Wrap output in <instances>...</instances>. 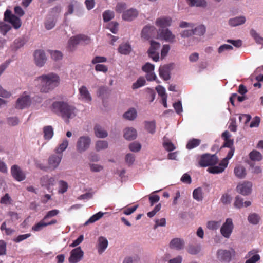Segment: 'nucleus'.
<instances>
[{
  "mask_svg": "<svg viewBox=\"0 0 263 263\" xmlns=\"http://www.w3.org/2000/svg\"><path fill=\"white\" fill-rule=\"evenodd\" d=\"M260 259V256L258 254H255L251 258L247 259L245 263H256Z\"/></svg>",
  "mask_w": 263,
  "mask_h": 263,
  "instance_id": "obj_64",
  "label": "nucleus"
},
{
  "mask_svg": "<svg viewBox=\"0 0 263 263\" xmlns=\"http://www.w3.org/2000/svg\"><path fill=\"white\" fill-rule=\"evenodd\" d=\"M250 34L251 36L255 40L256 42L258 44H262L263 37L260 36L259 34L253 29H251Z\"/></svg>",
  "mask_w": 263,
  "mask_h": 263,
  "instance_id": "obj_45",
  "label": "nucleus"
},
{
  "mask_svg": "<svg viewBox=\"0 0 263 263\" xmlns=\"http://www.w3.org/2000/svg\"><path fill=\"white\" fill-rule=\"evenodd\" d=\"M145 128L150 134H153L156 130V122L155 120L152 121H145Z\"/></svg>",
  "mask_w": 263,
  "mask_h": 263,
  "instance_id": "obj_29",
  "label": "nucleus"
},
{
  "mask_svg": "<svg viewBox=\"0 0 263 263\" xmlns=\"http://www.w3.org/2000/svg\"><path fill=\"white\" fill-rule=\"evenodd\" d=\"M43 220H44L43 219L35 224L34 226H33L32 228V230L34 231H39L41 230L44 227H46V222H44Z\"/></svg>",
  "mask_w": 263,
  "mask_h": 263,
  "instance_id": "obj_52",
  "label": "nucleus"
},
{
  "mask_svg": "<svg viewBox=\"0 0 263 263\" xmlns=\"http://www.w3.org/2000/svg\"><path fill=\"white\" fill-rule=\"evenodd\" d=\"M252 183L250 181H244L242 183L238 184L236 189L237 193L243 195L248 196L252 192Z\"/></svg>",
  "mask_w": 263,
  "mask_h": 263,
  "instance_id": "obj_10",
  "label": "nucleus"
},
{
  "mask_svg": "<svg viewBox=\"0 0 263 263\" xmlns=\"http://www.w3.org/2000/svg\"><path fill=\"white\" fill-rule=\"evenodd\" d=\"M94 133L99 138H105L108 136L107 132L99 124H96L94 126Z\"/></svg>",
  "mask_w": 263,
  "mask_h": 263,
  "instance_id": "obj_22",
  "label": "nucleus"
},
{
  "mask_svg": "<svg viewBox=\"0 0 263 263\" xmlns=\"http://www.w3.org/2000/svg\"><path fill=\"white\" fill-rule=\"evenodd\" d=\"M91 138L89 136H81L77 142V151L80 153L86 151L89 148Z\"/></svg>",
  "mask_w": 263,
  "mask_h": 263,
  "instance_id": "obj_4",
  "label": "nucleus"
},
{
  "mask_svg": "<svg viewBox=\"0 0 263 263\" xmlns=\"http://www.w3.org/2000/svg\"><path fill=\"white\" fill-rule=\"evenodd\" d=\"M132 50L130 45L128 43L121 44L118 48V51L121 54L127 55L129 54Z\"/></svg>",
  "mask_w": 263,
  "mask_h": 263,
  "instance_id": "obj_31",
  "label": "nucleus"
},
{
  "mask_svg": "<svg viewBox=\"0 0 263 263\" xmlns=\"http://www.w3.org/2000/svg\"><path fill=\"white\" fill-rule=\"evenodd\" d=\"M110 92L111 90L107 86H102L98 88L97 95L102 100L103 102L105 99L108 98Z\"/></svg>",
  "mask_w": 263,
  "mask_h": 263,
  "instance_id": "obj_15",
  "label": "nucleus"
},
{
  "mask_svg": "<svg viewBox=\"0 0 263 263\" xmlns=\"http://www.w3.org/2000/svg\"><path fill=\"white\" fill-rule=\"evenodd\" d=\"M12 27H13L12 25L4 21V20L0 21V32L3 35H5L11 29Z\"/></svg>",
  "mask_w": 263,
  "mask_h": 263,
  "instance_id": "obj_28",
  "label": "nucleus"
},
{
  "mask_svg": "<svg viewBox=\"0 0 263 263\" xmlns=\"http://www.w3.org/2000/svg\"><path fill=\"white\" fill-rule=\"evenodd\" d=\"M33 57L36 66L41 67L44 65L47 61V57L44 50L38 49L34 51Z\"/></svg>",
  "mask_w": 263,
  "mask_h": 263,
  "instance_id": "obj_9",
  "label": "nucleus"
},
{
  "mask_svg": "<svg viewBox=\"0 0 263 263\" xmlns=\"http://www.w3.org/2000/svg\"><path fill=\"white\" fill-rule=\"evenodd\" d=\"M156 90L157 91L158 95L161 96L162 98L167 96V94L165 92V89L164 87L161 85H158L156 88Z\"/></svg>",
  "mask_w": 263,
  "mask_h": 263,
  "instance_id": "obj_62",
  "label": "nucleus"
},
{
  "mask_svg": "<svg viewBox=\"0 0 263 263\" xmlns=\"http://www.w3.org/2000/svg\"><path fill=\"white\" fill-rule=\"evenodd\" d=\"M251 119V116L248 114L241 115L239 117L240 122H243L245 124H247Z\"/></svg>",
  "mask_w": 263,
  "mask_h": 263,
  "instance_id": "obj_60",
  "label": "nucleus"
},
{
  "mask_svg": "<svg viewBox=\"0 0 263 263\" xmlns=\"http://www.w3.org/2000/svg\"><path fill=\"white\" fill-rule=\"evenodd\" d=\"M53 109L58 116L64 120L66 124L69 123L70 119L76 116V108L64 101H55L52 104Z\"/></svg>",
  "mask_w": 263,
  "mask_h": 263,
  "instance_id": "obj_1",
  "label": "nucleus"
},
{
  "mask_svg": "<svg viewBox=\"0 0 263 263\" xmlns=\"http://www.w3.org/2000/svg\"><path fill=\"white\" fill-rule=\"evenodd\" d=\"M243 199L240 198L239 196H236L234 206L236 208L240 209L243 206Z\"/></svg>",
  "mask_w": 263,
  "mask_h": 263,
  "instance_id": "obj_58",
  "label": "nucleus"
},
{
  "mask_svg": "<svg viewBox=\"0 0 263 263\" xmlns=\"http://www.w3.org/2000/svg\"><path fill=\"white\" fill-rule=\"evenodd\" d=\"M37 79L41 80V92L45 93L53 90L60 83L59 77L53 73L43 74L39 77Z\"/></svg>",
  "mask_w": 263,
  "mask_h": 263,
  "instance_id": "obj_2",
  "label": "nucleus"
},
{
  "mask_svg": "<svg viewBox=\"0 0 263 263\" xmlns=\"http://www.w3.org/2000/svg\"><path fill=\"white\" fill-rule=\"evenodd\" d=\"M201 140L197 139H193L192 140H190L187 145L186 148L189 149H192L197 146H198L200 143Z\"/></svg>",
  "mask_w": 263,
  "mask_h": 263,
  "instance_id": "obj_44",
  "label": "nucleus"
},
{
  "mask_svg": "<svg viewBox=\"0 0 263 263\" xmlns=\"http://www.w3.org/2000/svg\"><path fill=\"white\" fill-rule=\"evenodd\" d=\"M207 228L209 230H216L219 226V222L215 221H209L207 222Z\"/></svg>",
  "mask_w": 263,
  "mask_h": 263,
  "instance_id": "obj_54",
  "label": "nucleus"
},
{
  "mask_svg": "<svg viewBox=\"0 0 263 263\" xmlns=\"http://www.w3.org/2000/svg\"><path fill=\"white\" fill-rule=\"evenodd\" d=\"M55 25V22L53 18H50L45 22V26L46 29L50 30L53 28Z\"/></svg>",
  "mask_w": 263,
  "mask_h": 263,
  "instance_id": "obj_55",
  "label": "nucleus"
},
{
  "mask_svg": "<svg viewBox=\"0 0 263 263\" xmlns=\"http://www.w3.org/2000/svg\"><path fill=\"white\" fill-rule=\"evenodd\" d=\"M79 91L81 96L83 97L84 98H85L86 100L88 101H90L91 100V97L90 96V95L85 86H82L80 88Z\"/></svg>",
  "mask_w": 263,
  "mask_h": 263,
  "instance_id": "obj_37",
  "label": "nucleus"
},
{
  "mask_svg": "<svg viewBox=\"0 0 263 263\" xmlns=\"http://www.w3.org/2000/svg\"><path fill=\"white\" fill-rule=\"evenodd\" d=\"M260 220V217L257 213H254L249 215L248 220L249 222L254 225L257 224Z\"/></svg>",
  "mask_w": 263,
  "mask_h": 263,
  "instance_id": "obj_34",
  "label": "nucleus"
},
{
  "mask_svg": "<svg viewBox=\"0 0 263 263\" xmlns=\"http://www.w3.org/2000/svg\"><path fill=\"white\" fill-rule=\"evenodd\" d=\"M60 185V190H59V192L62 194L66 192L68 189V184L66 182L63 180H60L59 181Z\"/></svg>",
  "mask_w": 263,
  "mask_h": 263,
  "instance_id": "obj_63",
  "label": "nucleus"
},
{
  "mask_svg": "<svg viewBox=\"0 0 263 263\" xmlns=\"http://www.w3.org/2000/svg\"><path fill=\"white\" fill-rule=\"evenodd\" d=\"M108 242L106 238L100 236L98 239V253L102 254L108 246Z\"/></svg>",
  "mask_w": 263,
  "mask_h": 263,
  "instance_id": "obj_21",
  "label": "nucleus"
},
{
  "mask_svg": "<svg viewBox=\"0 0 263 263\" xmlns=\"http://www.w3.org/2000/svg\"><path fill=\"white\" fill-rule=\"evenodd\" d=\"M138 11L135 9H130L123 12L122 14L123 20L126 21H132L138 15Z\"/></svg>",
  "mask_w": 263,
  "mask_h": 263,
  "instance_id": "obj_18",
  "label": "nucleus"
},
{
  "mask_svg": "<svg viewBox=\"0 0 263 263\" xmlns=\"http://www.w3.org/2000/svg\"><path fill=\"white\" fill-rule=\"evenodd\" d=\"M137 111L134 108H130L123 115L124 119L128 120H134L137 117Z\"/></svg>",
  "mask_w": 263,
  "mask_h": 263,
  "instance_id": "obj_26",
  "label": "nucleus"
},
{
  "mask_svg": "<svg viewBox=\"0 0 263 263\" xmlns=\"http://www.w3.org/2000/svg\"><path fill=\"white\" fill-rule=\"evenodd\" d=\"M50 52L52 59L55 61L61 60L62 58V54L59 51H50Z\"/></svg>",
  "mask_w": 263,
  "mask_h": 263,
  "instance_id": "obj_56",
  "label": "nucleus"
},
{
  "mask_svg": "<svg viewBox=\"0 0 263 263\" xmlns=\"http://www.w3.org/2000/svg\"><path fill=\"white\" fill-rule=\"evenodd\" d=\"M83 251L78 247L71 251L68 261L70 263H78L83 258Z\"/></svg>",
  "mask_w": 263,
  "mask_h": 263,
  "instance_id": "obj_6",
  "label": "nucleus"
},
{
  "mask_svg": "<svg viewBox=\"0 0 263 263\" xmlns=\"http://www.w3.org/2000/svg\"><path fill=\"white\" fill-rule=\"evenodd\" d=\"M108 142L106 141L99 140L96 143V149L97 151H100L102 149H106L108 147Z\"/></svg>",
  "mask_w": 263,
  "mask_h": 263,
  "instance_id": "obj_43",
  "label": "nucleus"
},
{
  "mask_svg": "<svg viewBox=\"0 0 263 263\" xmlns=\"http://www.w3.org/2000/svg\"><path fill=\"white\" fill-rule=\"evenodd\" d=\"M62 156L63 154L51 155L48 159L49 164L54 168H57L61 161Z\"/></svg>",
  "mask_w": 263,
  "mask_h": 263,
  "instance_id": "obj_20",
  "label": "nucleus"
},
{
  "mask_svg": "<svg viewBox=\"0 0 263 263\" xmlns=\"http://www.w3.org/2000/svg\"><path fill=\"white\" fill-rule=\"evenodd\" d=\"M234 172L236 176L239 179L244 178L246 175L245 168L241 165L236 166Z\"/></svg>",
  "mask_w": 263,
  "mask_h": 263,
  "instance_id": "obj_27",
  "label": "nucleus"
},
{
  "mask_svg": "<svg viewBox=\"0 0 263 263\" xmlns=\"http://www.w3.org/2000/svg\"><path fill=\"white\" fill-rule=\"evenodd\" d=\"M224 164L221 161L218 166L212 165L210 166L207 170V171L211 174H218L222 173L224 171L225 168L227 166H224Z\"/></svg>",
  "mask_w": 263,
  "mask_h": 263,
  "instance_id": "obj_23",
  "label": "nucleus"
},
{
  "mask_svg": "<svg viewBox=\"0 0 263 263\" xmlns=\"http://www.w3.org/2000/svg\"><path fill=\"white\" fill-rule=\"evenodd\" d=\"M103 18L104 22H108L114 17V13L110 10H106L103 13Z\"/></svg>",
  "mask_w": 263,
  "mask_h": 263,
  "instance_id": "obj_41",
  "label": "nucleus"
},
{
  "mask_svg": "<svg viewBox=\"0 0 263 263\" xmlns=\"http://www.w3.org/2000/svg\"><path fill=\"white\" fill-rule=\"evenodd\" d=\"M3 20L16 29V15L13 14L10 9H7L4 12Z\"/></svg>",
  "mask_w": 263,
  "mask_h": 263,
  "instance_id": "obj_13",
  "label": "nucleus"
},
{
  "mask_svg": "<svg viewBox=\"0 0 263 263\" xmlns=\"http://www.w3.org/2000/svg\"><path fill=\"white\" fill-rule=\"evenodd\" d=\"M193 198L197 201H201L203 199L202 190L201 187L195 189L193 193Z\"/></svg>",
  "mask_w": 263,
  "mask_h": 263,
  "instance_id": "obj_38",
  "label": "nucleus"
},
{
  "mask_svg": "<svg viewBox=\"0 0 263 263\" xmlns=\"http://www.w3.org/2000/svg\"><path fill=\"white\" fill-rule=\"evenodd\" d=\"M118 26L119 24L117 22H111L107 25V28L109 29L112 33L116 34L118 31Z\"/></svg>",
  "mask_w": 263,
  "mask_h": 263,
  "instance_id": "obj_49",
  "label": "nucleus"
},
{
  "mask_svg": "<svg viewBox=\"0 0 263 263\" xmlns=\"http://www.w3.org/2000/svg\"><path fill=\"white\" fill-rule=\"evenodd\" d=\"M201 250V246L200 245H193L190 244L188 245L187 252L192 255H196L200 252Z\"/></svg>",
  "mask_w": 263,
  "mask_h": 263,
  "instance_id": "obj_35",
  "label": "nucleus"
},
{
  "mask_svg": "<svg viewBox=\"0 0 263 263\" xmlns=\"http://www.w3.org/2000/svg\"><path fill=\"white\" fill-rule=\"evenodd\" d=\"M55 179L53 177L49 178L48 176H45L41 179V184L42 186H44L48 191H51V186L54 184Z\"/></svg>",
  "mask_w": 263,
  "mask_h": 263,
  "instance_id": "obj_17",
  "label": "nucleus"
},
{
  "mask_svg": "<svg viewBox=\"0 0 263 263\" xmlns=\"http://www.w3.org/2000/svg\"><path fill=\"white\" fill-rule=\"evenodd\" d=\"M126 9V4L125 3H118L116 7V11L118 13L123 12L124 10Z\"/></svg>",
  "mask_w": 263,
  "mask_h": 263,
  "instance_id": "obj_61",
  "label": "nucleus"
},
{
  "mask_svg": "<svg viewBox=\"0 0 263 263\" xmlns=\"http://www.w3.org/2000/svg\"><path fill=\"white\" fill-rule=\"evenodd\" d=\"M235 151V148H231L228 152L226 158L223 159L221 161L224 164V166H227L228 164V161L233 157Z\"/></svg>",
  "mask_w": 263,
  "mask_h": 263,
  "instance_id": "obj_47",
  "label": "nucleus"
},
{
  "mask_svg": "<svg viewBox=\"0 0 263 263\" xmlns=\"http://www.w3.org/2000/svg\"><path fill=\"white\" fill-rule=\"evenodd\" d=\"M174 63L160 66L159 69L160 77L165 81L170 80L171 79V71L174 69Z\"/></svg>",
  "mask_w": 263,
  "mask_h": 263,
  "instance_id": "obj_5",
  "label": "nucleus"
},
{
  "mask_svg": "<svg viewBox=\"0 0 263 263\" xmlns=\"http://www.w3.org/2000/svg\"><path fill=\"white\" fill-rule=\"evenodd\" d=\"M146 81L145 79L142 77H140L136 81V82L133 84L132 88L133 89H138V88L144 85Z\"/></svg>",
  "mask_w": 263,
  "mask_h": 263,
  "instance_id": "obj_46",
  "label": "nucleus"
},
{
  "mask_svg": "<svg viewBox=\"0 0 263 263\" xmlns=\"http://www.w3.org/2000/svg\"><path fill=\"white\" fill-rule=\"evenodd\" d=\"M31 103V100L29 95H25L17 99V108L23 109L28 107Z\"/></svg>",
  "mask_w": 263,
  "mask_h": 263,
  "instance_id": "obj_14",
  "label": "nucleus"
},
{
  "mask_svg": "<svg viewBox=\"0 0 263 263\" xmlns=\"http://www.w3.org/2000/svg\"><path fill=\"white\" fill-rule=\"evenodd\" d=\"M246 22V18L243 16H239L229 20V24L233 27H235L244 24Z\"/></svg>",
  "mask_w": 263,
  "mask_h": 263,
  "instance_id": "obj_24",
  "label": "nucleus"
},
{
  "mask_svg": "<svg viewBox=\"0 0 263 263\" xmlns=\"http://www.w3.org/2000/svg\"><path fill=\"white\" fill-rule=\"evenodd\" d=\"M154 65L149 62H147L142 67V69L143 71L148 73L152 72L154 70Z\"/></svg>",
  "mask_w": 263,
  "mask_h": 263,
  "instance_id": "obj_53",
  "label": "nucleus"
},
{
  "mask_svg": "<svg viewBox=\"0 0 263 263\" xmlns=\"http://www.w3.org/2000/svg\"><path fill=\"white\" fill-rule=\"evenodd\" d=\"M232 199V198L230 195L227 193H225L222 195L220 200L223 204L226 205L230 204Z\"/></svg>",
  "mask_w": 263,
  "mask_h": 263,
  "instance_id": "obj_51",
  "label": "nucleus"
},
{
  "mask_svg": "<svg viewBox=\"0 0 263 263\" xmlns=\"http://www.w3.org/2000/svg\"><path fill=\"white\" fill-rule=\"evenodd\" d=\"M125 161L128 166H131L135 161V155L131 153L126 154L125 157Z\"/></svg>",
  "mask_w": 263,
  "mask_h": 263,
  "instance_id": "obj_50",
  "label": "nucleus"
},
{
  "mask_svg": "<svg viewBox=\"0 0 263 263\" xmlns=\"http://www.w3.org/2000/svg\"><path fill=\"white\" fill-rule=\"evenodd\" d=\"M129 149L133 152H138L141 148V145L138 142H132L129 145Z\"/></svg>",
  "mask_w": 263,
  "mask_h": 263,
  "instance_id": "obj_48",
  "label": "nucleus"
},
{
  "mask_svg": "<svg viewBox=\"0 0 263 263\" xmlns=\"http://www.w3.org/2000/svg\"><path fill=\"white\" fill-rule=\"evenodd\" d=\"M160 47V44L159 42L151 40L150 41V47L148 49L147 53L148 57H151V54H154L156 50Z\"/></svg>",
  "mask_w": 263,
  "mask_h": 263,
  "instance_id": "obj_25",
  "label": "nucleus"
},
{
  "mask_svg": "<svg viewBox=\"0 0 263 263\" xmlns=\"http://www.w3.org/2000/svg\"><path fill=\"white\" fill-rule=\"evenodd\" d=\"M155 27L152 26L146 25L142 30L141 31V37L146 39L148 40L150 37V32L153 31Z\"/></svg>",
  "mask_w": 263,
  "mask_h": 263,
  "instance_id": "obj_30",
  "label": "nucleus"
},
{
  "mask_svg": "<svg viewBox=\"0 0 263 263\" xmlns=\"http://www.w3.org/2000/svg\"><path fill=\"white\" fill-rule=\"evenodd\" d=\"M216 255L218 259L222 262H229L231 260L232 253L230 250L219 249Z\"/></svg>",
  "mask_w": 263,
  "mask_h": 263,
  "instance_id": "obj_11",
  "label": "nucleus"
},
{
  "mask_svg": "<svg viewBox=\"0 0 263 263\" xmlns=\"http://www.w3.org/2000/svg\"><path fill=\"white\" fill-rule=\"evenodd\" d=\"M250 158L253 161H260L262 159L261 153L256 150L252 151L249 154Z\"/></svg>",
  "mask_w": 263,
  "mask_h": 263,
  "instance_id": "obj_39",
  "label": "nucleus"
},
{
  "mask_svg": "<svg viewBox=\"0 0 263 263\" xmlns=\"http://www.w3.org/2000/svg\"><path fill=\"white\" fill-rule=\"evenodd\" d=\"M80 43L81 41L79 35L71 37L68 41L69 49L70 50H73L74 49V46Z\"/></svg>",
  "mask_w": 263,
  "mask_h": 263,
  "instance_id": "obj_33",
  "label": "nucleus"
},
{
  "mask_svg": "<svg viewBox=\"0 0 263 263\" xmlns=\"http://www.w3.org/2000/svg\"><path fill=\"white\" fill-rule=\"evenodd\" d=\"M68 145V141L67 139H64L62 143H61L59 147L56 149V152L58 154H62V152L64 151Z\"/></svg>",
  "mask_w": 263,
  "mask_h": 263,
  "instance_id": "obj_42",
  "label": "nucleus"
},
{
  "mask_svg": "<svg viewBox=\"0 0 263 263\" xmlns=\"http://www.w3.org/2000/svg\"><path fill=\"white\" fill-rule=\"evenodd\" d=\"M104 214V213L101 212H99L98 213L94 214L84 223V226H87L89 223L95 222L100 219Z\"/></svg>",
  "mask_w": 263,
  "mask_h": 263,
  "instance_id": "obj_36",
  "label": "nucleus"
},
{
  "mask_svg": "<svg viewBox=\"0 0 263 263\" xmlns=\"http://www.w3.org/2000/svg\"><path fill=\"white\" fill-rule=\"evenodd\" d=\"M172 18L170 17H162L156 20L155 24L159 27V29L167 28L170 26L172 23Z\"/></svg>",
  "mask_w": 263,
  "mask_h": 263,
  "instance_id": "obj_16",
  "label": "nucleus"
},
{
  "mask_svg": "<svg viewBox=\"0 0 263 263\" xmlns=\"http://www.w3.org/2000/svg\"><path fill=\"white\" fill-rule=\"evenodd\" d=\"M173 107L177 114H180L182 112V106L181 101H178L173 103Z\"/></svg>",
  "mask_w": 263,
  "mask_h": 263,
  "instance_id": "obj_59",
  "label": "nucleus"
},
{
  "mask_svg": "<svg viewBox=\"0 0 263 263\" xmlns=\"http://www.w3.org/2000/svg\"><path fill=\"white\" fill-rule=\"evenodd\" d=\"M44 137L46 140L50 139L53 135V129L51 126H46L43 128Z\"/></svg>",
  "mask_w": 263,
  "mask_h": 263,
  "instance_id": "obj_32",
  "label": "nucleus"
},
{
  "mask_svg": "<svg viewBox=\"0 0 263 263\" xmlns=\"http://www.w3.org/2000/svg\"><path fill=\"white\" fill-rule=\"evenodd\" d=\"M137 136V130L133 127H127L124 130V137L128 141L135 140Z\"/></svg>",
  "mask_w": 263,
  "mask_h": 263,
  "instance_id": "obj_19",
  "label": "nucleus"
},
{
  "mask_svg": "<svg viewBox=\"0 0 263 263\" xmlns=\"http://www.w3.org/2000/svg\"><path fill=\"white\" fill-rule=\"evenodd\" d=\"M157 34L160 39L165 40L170 43H173L175 41V36L173 34L171 31L168 28L158 29Z\"/></svg>",
  "mask_w": 263,
  "mask_h": 263,
  "instance_id": "obj_8",
  "label": "nucleus"
},
{
  "mask_svg": "<svg viewBox=\"0 0 263 263\" xmlns=\"http://www.w3.org/2000/svg\"><path fill=\"white\" fill-rule=\"evenodd\" d=\"M11 199L8 194H6L0 200V203L3 204H9L11 203Z\"/></svg>",
  "mask_w": 263,
  "mask_h": 263,
  "instance_id": "obj_57",
  "label": "nucleus"
},
{
  "mask_svg": "<svg viewBox=\"0 0 263 263\" xmlns=\"http://www.w3.org/2000/svg\"><path fill=\"white\" fill-rule=\"evenodd\" d=\"M218 161V158L216 154L211 155L206 153L201 155L199 164L201 167H210L216 165Z\"/></svg>",
  "mask_w": 263,
  "mask_h": 263,
  "instance_id": "obj_3",
  "label": "nucleus"
},
{
  "mask_svg": "<svg viewBox=\"0 0 263 263\" xmlns=\"http://www.w3.org/2000/svg\"><path fill=\"white\" fill-rule=\"evenodd\" d=\"M193 35H202L205 33V27L203 25H200L192 29Z\"/></svg>",
  "mask_w": 263,
  "mask_h": 263,
  "instance_id": "obj_40",
  "label": "nucleus"
},
{
  "mask_svg": "<svg viewBox=\"0 0 263 263\" xmlns=\"http://www.w3.org/2000/svg\"><path fill=\"white\" fill-rule=\"evenodd\" d=\"M185 242L184 240L180 238H175L172 239L169 243V247L172 249L177 251L184 249Z\"/></svg>",
  "mask_w": 263,
  "mask_h": 263,
  "instance_id": "obj_12",
  "label": "nucleus"
},
{
  "mask_svg": "<svg viewBox=\"0 0 263 263\" xmlns=\"http://www.w3.org/2000/svg\"><path fill=\"white\" fill-rule=\"evenodd\" d=\"M234 228L232 219L227 218L220 229L222 235L226 238H229Z\"/></svg>",
  "mask_w": 263,
  "mask_h": 263,
  "instance_id": "obj_7",
  "label": "nucleus"
}]
</instances>
